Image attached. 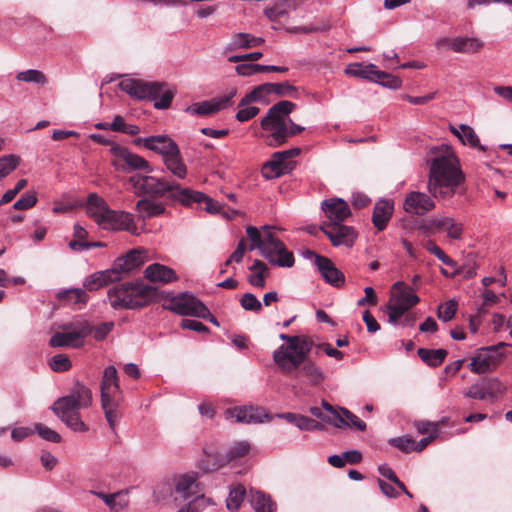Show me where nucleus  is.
Returning <instances> with one entry per match:
<instances>
[{
  "label": "nucleus",
  "instance_id": "obj_1",
  "mask_svg": "<svg viewBox=\"0 0 512 512\" xmlns=\"http://www.w3.org/2000/svg\"><path fill=\"white\" fill-rule=\"evenodd\" d=\"M465 176L451 151L436 155L429 169L428 191L435 198L450 199L464 183Z\"/></svg>",
  "mask_w": 512,
  "mask_h": 512
},
{
  "label": "nucleus",
  "instance_id": "obj_2",
  "mask_svg": "<svg viewBox=\"0 0 512 512\" xmlns=\"http://www.w3.org/2000/svg\"><path fill=\"white\" fill-rule=\"evenodd\" d=\"M91 390L80 382H76L68 395L58 398L52 411L70 429L75 432H86L89 427L82 421L80 409H85L92 404Z\"/></svg>",
  "mask_w": 512,
  "mask_h": 512
},
{
  "label": "nucleus",
  "instance_id": "obj_3",
  "mask_svg": "<svg viewBox=\"0 0 512 512\" xmlns=\"http://www.w3.org/2000/svg\"><path fill=\"white\" fill-rule=\"evenodd\" d=\"M246 233L251 240L250 251L258 249L260 254L273 265L279 267L293 266V253L288 251L284 243L275 236L273 227L265 225L258 229L254 226H248Z\"/></svg>",
  "mask_w": 512,
  "mask_h": 512
},
{
  "label": "nucleus",
  "instance_id": "obj_4",
  "mask_svg": "<svg viewBox=\"0 0 512 512\" xmlns=\"http://www.w3.org/2000/svg\"><path fill=\"white\" fill-rule=\"evenodd\" d=\"M87 214L105 230H124L137 234L133 215L126 211L110 209L106 201L96 193L88 195Z\"/></svg>",
  "mask_w": 512,
  "mask_h": 512
},
{
  "label": "nucleus",
  "instance_id": "obj_5",
  "mask_svg": "<svg viewBox=\"0 0 512 512\" xmlns=\"http://www.w3.org/2000/svg\"><path fill=\"white\" fill-rule=\"evenodd\" d=\"M128 183L132 186L136 196L144 198H166L173 202L182 201L186 188L174 180H167L165 178L143 175L140 173L134 174L128 178Z\"/></svg>",
  "mask_w": 512,
  "mask_h": 512
},
{
  "label": "nucleus",
  "instance_id": "obj_6",
  "mask_svg": "<svg viewBox=\"0 0 512 512\" xmlns=\"http://www.w3.org/2000/svg\"><path fill=\"white\" fill-rule=\"evenodd\" d=\"M156 296V288L142 282L115 285L107 295L110 305L116 310L144 307Z\"/></svg>",
  "mask_w": 512,
  "mask_h": 512
},
{
  "label": "nucleus",
  "instance_id": "obj_7",
  "mask_svg": "<svg viewBox=\"0 0 512 512\" xmlns=\"http://www.w3.org/2000/svg\"><path fill=\"white\" fill-rule=\"evenodd\" d=\"M119 87L136 99L154 101V107L159 110L169 108L176 93L166 83L134 79L122 80Z\"/></svg>",
  "mask_w": 512,
  "mask_h": 512
},
{
  "label": "nucleus",
  "instance_id": "obj_8",
  "mask_svg": "<svg viewBox=\"0 0 512 512\" xmlns=\"http://www.w3.org/2000/svg\"><path fill=\"white\" fill-rule=\"evenodd\" d=\"M294 108L293 102L283 100L270 107L266 116L261 119L262 129L270 132L267 137L269 146L277 147L288 140L289 114Z\"/></svg>",
  "mask_w": 512,
  "mask_h": 512
},
{
  "label": "nucleus",
  "instance_id": "obj_9",
  "mask_svg": "<svg viewBox=\"0 0 512 512\" xmlns=\"http://www.w3.org/2000/svg\"><path fill=\"white\" fill-rule=\"evenodd\" d=\"M310 352H304L299 358L293 357L294 365L291 367L279 368L280 371L297 381L300 389L320 386L326 379L323 369L314 361L309 359Z\"/></svg>",
  "mask_w": 512,
  "mask_h": 512
},
{
  "label": "nucleus",
  "instance_id": "obj_10",
  "mask_svg": "<svg viewBox=\"0 0 512 512\" xmlns=\"http://www.w3.org/2000/svg\"><path fill=\"white\" fill-rule=\"evenodd\" d=\"M279 338L286 344H282L273 352V360L278 368L287 370V367L289 368L295 363L293 357L299 358L304 352H311L313 341L308 336H290L282 333Z\"/></svg>",
  "mask_w": 512,
  "mask_h": 512
},
{
  "label": "nucleus",
  "instance_id": "obj_11",
  "mask_svg": "<svg viewBox=\"0 0 512 512\" xmlns=\"http://www.w3.org/2000/svg\"><path fill=\"white\" fill-rule=\"evenodd\" d=\"M62 328L63 331L56 332L51 336L49 340L51 347L80 348L84 346V339L92 334V325L85 320L64 324Z\"/></svg>",
  "mask_w": 512,
  "mask_h": 512
},
{
  "label": "nucleus",
  "instance_id": "obj_12",
  "mask_svg": "<svg viewBox=\"0 0 512 512\" xmlns=\"http://www.w3.org/2000/svg\"><path fill=\"white\" fill-rule=\"evenodd\" d=\"M111 153L114 156L112 165L118 171L124 173H129L132 171H144L146 173H151L153 171V168L147 160L138 154L131 152L126 147L118 145L113 146L111 148Z\"/></svg>",
  "mask_w": 512,
  "mask_h": 512
},
{
  "label": "nucleus",
  "instance_id": "obj_13",
  "mask_svg": "<svg viewBox=\"0 0 512 512\" xmlns=\"http://www.w3.org/2000/svg\"><path fill=\"white\" fill-rule=\"evenodd\" d=\"M170 310L179 315H188L206 319L210 315L208 308L195 296L181 293L170 303Z\"/></svg>",
  "mask_w": 512,
  "mask_h": 512
},
{
  "label": "nucleus",
  "instance_id": "obj_14",
  "mask_svg": "<svg viewBox=\"0 0 512 512\" xmlns=\"http://www.w3.org/2000/svg\"><path fill=\"white\" fill-rule=\"evenodd\" d=\"M249 451L250 444L247 441H240L231 446L223 455L207 454L203 461V470L205 472L216 470L233 460L244 457Z\"/></svg>",
  "mask_w": 512,
  "mask_h": 512
},
{
  "label": "nucleus",
  "instance_id": "obj_15",
  "mask_svg": "<svg viewBox=\"0 0 512 512\" xmlns=\"http://www.w3.org/2000/svg\"><path fill=\"white\" fill-rule=\"evenodd\" d=\"M225 417L226 419L235 418L236 422L243 424L263 423L272 419V416L262 407L252 405L228 408L225 411Z\"/></svg>",
  "mask_w": 512,
  "mask_h": 512
},
{
  "label": "nucleus",
  "instance_id": "obj_16",
  "mask_svg": "<svg viewBox=\"0 0 512 512\" xmlns=\"http://www.w3.org/2000/svg\"><path fill=\"white\" fill-rule=\"evenodd\" d=\"M301 153L300 148L294 147L288 150L275 152L271 160L264 163L262 167V175L266 179H275L284 174L288 168L285 161L289 158L298 156Z\"/></svg>",
  "mask_w": 512,
  "mask_h": 512
},
{
  "label": "nucleus",
  "instance_id": "obj_17",
  "mask_svg": "<svg viewBox=\"0 0 512 512\" xmlns=\"http://www.w3.org/2000/svg\"><path fill=\"white\" fill-rule=\"evenodd\" d=\"M136 145H143L148 150L158 153L162 156V160L176 153L179 149L178 145L167 135H152L145 138L135 139Z\"/></svg>",
  "mask_w": 512,
  "mask_h": 512
},
{
  "label": "nucleus",
  "instance_id": "obj_18",
  "mask_svg": "<svg viewBox=\"0 0 512 512\" xmlns=\"http://www.w3.org/2000/svg\"><path fill=\"white\" fill-rule=\"evenodd\" d=\"M321 208L329 220L324 225L342 224L351 215L349 205L341 198L324 200Z\"/></svg>",
  "mask_w": 512,
  "mask_h": 512
},
{
  "label": "nucleus",
  "instance_id": "obj_19",
  "mask_svg": "<svg viewBox=\"0 0 512 512\" xmlns=\"http://www.w3.org/2000/svg\"><path fill=\"white\" fill-rule=\"evenodd\" d=\"M420 301L419 297L410 291V288L402 281H397L392 286L389 302L399 307L405 313Z\"/></svg>",
  "mask_w": 512,
  "mask_h": 512
},
{
  "label": "nucleus",
  "instance_id": "obj_20",
  "mask_svg": "<svg viewBox=\"0 0 512 512\" xmlns=\"http://www.w3.org/2000/svg\"><path fill=\"white\" fill-rule=\"evenodd\" d=\"M321 230L330 239L333 246L351 247L356 239V233L350 226L342 224L323 225Z\"/></svg>",
  "mask_w": 512,
  "mask_h": 512
},
{
  "label": "nucleus",
  "instance_id": "obj_21",
  "mask_svg": "<svg viewBox=\"0 0 512 512\" xmlns=\"http://www.w3.org/2000/svg\"><path fill=\"white\" fill-rule=\"evenodd\" d=\"M403 208L407 213L424 215L435 208V202L426 193L413 191L406 196Z\"/></svg>",
  "mask_w": 512,
  "mask_h": 512
},
{
  "label": "nucleus",
  "instance_id": "obj_22",
  "mask_svg": "<svg viewBox=\"0 0 512 512\" xmlns=\"http://www.w3.org/2000/svg\"><path fill=\"white\" fill-rule=\"evenodd\" d=\"M235 94L236 91L233 90L229 95H225L219 99L192 104L186 108V112L191 115H211L223 108H226Z\"/></svg>",
  "mask_w": 512,
  "mask_h": 512
},
{
  "label": "nucleus",
  "instance_id": "obj_23",
  "mask_svg": "<svg viewBox=\"0 0 512 512\" xmlns=\"http://www.w3.org/2000/svg\"><path fill=\"white\" fill-rule=\"evenodd\" d=\"M143 263L144 257L142 252L138 249H133L125 256L117 258L111 269L115 272L116 279L120 280L122 273H130L139 268Z\"/></svg>",
  "mask_w": 512,
  "mask_h": 512
},
{
  "label": "nucleus",
  "instance_id": "obj_24",
  "mask_svg": "<svg viewBox=\"0 0 512 512\" xmlns=\"http://www.w3.org/2000/svg\"><path fill=\"white\" fill-rule=\"evenodd\" d=\"M90 493L101 499L109 507L111 512H123L129 506L127 490H122L111 494L91 490Z\"/></svg>",
  "mask_w": 512,
  "mask_h": 512
},
{
  "label": "nucleus",
  "instance_id": "obj_25",
  "mask_svg": "<svg viewBox=\"0 0 512 512\" xmlns=\"http://www.w3.org/2000/svg\"><path fill=\"white\" fill-rule=\"evenodd\" d=\"M317 268L327 283L335 287H340L344 284L345 277L343 273L336 268L329 258L317 257Z\"/></svg>",
  "mask_w": 512,
  "mask_h": 512
},
{
  "label": "nucleus",
  "instance_id": "obj_26",
  "mask_svg": "<svg viewBox=\"0 0 512 512\" xmlns=\"http://www.w3.org/2000/svg\"><path fill=\"white\" fill-rule=\"evenodd\" d=\"M122 397L117 370L114 366L105 368L101 381V398Z\"/></svg>",
  "mask_w": 512,
  "mask_h": 512
},
{
  "label": "nucleus",
  "instance_id": "obj_27",
  "mask_svg": "<svg viewBox=\"0 0 512 512\" xmlns=\"http://www.w3.org/2000/svg\"><path fill=\"white\" fill-rule=\"evenodd\" d=\"M138 217L142 220L160 216L165 213V205L152 198H142L136 203L135 207Z\"/></svg>",
  "mask_w": 512,
  "mask_h": 512
},
{
  "label": "nucleus",
  "instance_id": "obj_28",
  "mask_svg": "<svg viewBox=\"0 0 512 512\" xmlns=\"http://www.w3.org/2000/svg\"><path fill=\"white\" fill-rule=\"evenodd\" d=\"M393 209L394 204L391 200L382 199L375 204L372 215V222L379 231H382L386 228L389 220L392 217Z\"/></svg>",
  "mask_w": 512,
  "mask_h": 512
},
{
  "label": "nucleus",
  "instance_id": "obj_29",
  "mask_svg": "<svg viewBox=\"0 0 512 512\" xmlns=\"http://www.w3.org/2000/svg\"><path fill=\"white\" fill-rule=\"evenodd\" d=\"M144 274L151 282L169 283L177 280V275L173 269L159 263L149 265Z\"/></svg>",
  "mask_w": 512,
  "mask_h": 512
},
{
  "label": "nucleus",
  "instance_id": "obj_30",
  "mask_svg": "<svg viewBox=\"0 0 512 512\" xmlns=\"http://www.w3.org/2000/svg\"><path fill=\"white\" fill-rule=\"evenodd\" d=\"M196 488V476L194 474L181 475L176 483L175 490L178 496L175 497V500H188L190 498H194V496L199 495Z\"/></svg>",
  "mask_w": 512,
  "mask_h": 512
},
{
  "label": "nucleus",
  "instance_id": "obj_31",
  "mask_svg": "<svg viewBox=\"0 0 512 512\" xmlns=\"http://www.w3.org/2000/svg\"><path fill=\"white\" fill-rule=\"evenodd\" d=\"M507 346L506 343L500 342L497 345L483 347L478 350L482 356V362L486 364L490 371L494 370L503 360V349Z\"/></svg>",
  "mask_w": 512,
  "mask_h": 512
},
{
  "label": "nucleus",
  "instance_id": "obj_32",
  "mask_svg": "<svg viewBox=\"0 0 512 512\" xmlns=\"http://www.w3.org/2000/svg\"><path fill=\"white\" fill-rule=\"evenodd\" d=\"M332 425L336 428L350 427L358 431L366 429L364 421L348 409L342 407L340 408V413H335V420H333Z\"/></svg>",
  "mask_w": 512,
  "mask_h": 512
},
{
  "label": "nucleus",
  "instance_id": "obj_33",
  "mask_svg": "<svg viewBox=\"0 0 512 512\" xmlns=\"http://www.w3.org/2000/svg\"><path fill=\"white\" fill-rule=\"evenodd\" d=\"M181 203L190 205L192 203H205V210L210 213H217L220 210V204L205 194L186 188Z\"/></svg>",
  "mask_w": 512,
  "mask_h": 512
},
{
  "label": "nucleus",
  "instance_id": "obj_34",
  "mask_svg": "<svg viewBox=\"0 0 512 512\" xmlns=\"http://www.w3.org/2000/svg\"><path fill=\"white\" fill-rule=\"evenodd\" d=\"M345 74L351 77L365 79L374 82L378 70L375 64L350 63L344 70Z\"/></svg>",
  "mask_w": 512,
  "mask_h": 512
},
{
  "label": "nucleus",
  "instance_id": "obj_35",
  "mask_svg": "<svg viewBox=\"0 0 512 512\" xmlns=\"http://www.w3.org/2000/svg\"><path fill=\"white\" fill-rule=\"evenodd\" d=\"M118 281L115 276V272L112 269L98 271L94 274L89 275L83 282V286L90 291L98 290L99 288Z\"/></svg>",
  "mask_w": 512,
  "mask_h": 512
},
{
  "label": "nucleus",
  "instance_id": "obj_36",
  "mask_svg": "<svg viewBox=\"0 0 512 512\" xmlns=\"http://www.w3.org/2000/svg\"><path fill=\"white\" fill-rule=\"evenodd\" d=\"M121 402L122 397L101 398V406L104 410L105 418L112 430L115 429L119 420L118 408Z\"/></svg>",
  "mask_w": 512,
  "mask_h": 512
},
{
  "label": "nucleus",
  "instance_id": "obj_37",
  "mask_svg": "<svg viewBox=\"0 0 512 512\" xmlns=\"http://www.w3.org/2000/svg\"><path fill=\"white\" fill-rule=\"evenodd\" d=\"M163 163L166 169L177 179H184L187 176V166L183 161L180 149L163 159Z\"/></svg>",
  "mask_w": 512,
  "mask_h": 512
},
{
  "label": "nucleus",
  "instance_id": "obj_38",
  "mask_svg": "<svg viewBox=\"0 0 512 512\" xmlns=\"http://www.w3.org/2000/svg\"><path fill=\"white\" fill-rule=\"evenodd\" d=\"M250 503L256 512H274L276 504L271 497L261 491L250 490Z\"/></svg>",
  "mask_w": 512,
  "mask_h": 512
},
{
  "label": "nucleus",
  "instance_id": "obj_39",
  "mask_svg": "<svg viewBox=\"0 0 512 512\" xmlns=\"http://www.w3.org/2000/svg\"><path fill=\"white\" fill-rule=\"evenodd\" d=\"M420 359L426 363L430 367H437L441 365L448 352L445 349H427V348H419L417 351Z\"/></svg>",
  "mask_w": 512,
  "mask_h": 512
},
{
  "label": "nucleus",
  "instance_id": "obj_40",
  "mask_svg": "<svg viewBox=\"0 0 512 512\" xmlns=\"http://www.w3.org/2000/svg\"><path fill=\"white\" fill-rule=\"evenodd\" d=\"M480 42L475 38L456 37L451 42V50L457 53H474L480 48Z\"/></svg>",
  "mask_w": 512,
  "mask_h": 512
},
{
  "label": "nucleus",
  "instance_id": "obj_41",
  "mask_svg": "<svg viewBox=\"0 0 512 512\" xmlns=\"http://www.w3.org/2000/svg\"><path fill=\"white\" fill-rule=\"evenodd\" d=\"M58 298L61 300H67L73 304H86L88 301V295L85 290L81 288H72L61 291L58 293Z\"/></svg>",
  "mask_w": 512,
  "mask_h": 512
},
{
  "label": "nucleus",
  "instance_id": "obj_42",
  "mask_svg": "<svg viewBox=\"0 0 512 512\" xmlns=\"http://www.w3.org/2000/svg\"><path fill=\"white\" fill-rule=\"evenodd\" d=\"M16 79L27 83H35L44 85L47 83L46 76L43 72L36 69H28L17 73Z\"/></svg>",
  "mask_w": 512,
  "mask_h": 512
},
{
  "label": "nucleus",
  "instance_id": "obj_43",
  "mask_svg": "<svg viewBox=\"0 0 512 512\" xmlns=\"http://www.w3.org/2000/svg\"><path fill=\"white\" fill-rule=\"evenodd\" d=\"M246 491L242 486L234 487L230 490L228 498L226 500V507L230 511H236L241 506V503L244 500Z\"/></svg>",
  "mask_w": 512,
  "mask_h": 512
},
{
  "label": "nucleus",
  "instance_id": "obj_44",
  "mask_svg": "<svg viewBox=\"0 0 512 512\" xmlns=\"http://www.w3.org/2000/svg\"><path fill=\"white\" fill-rule=\"evenodd\" d=\"M20 157L15 154L0 157V179L9 175L20 164Z\"/></svg>",
  "mask_w": 512,
  "mask_h": 512
},
{
  "label": "nucleus",
  "instance_id": "obj_45",
  "mask_svg": "<svg viewBox=\"0 0 512 512\" xmlns=\"http://www.w3.org/2000/svg\"><path fill=\"white\" fill-rule=\"evenodd\" d=\"M374 83H377L385 88L399 89L402 85V80L399 77L393 76L387 72L378 70L377 76H375Z\"/></svg>",
  "mask_w": 512,
  "mask_h": 512
},
{
  "label": "nucleus",
  "instance_id": "obj_46",
  "mask_svg": "<svg viewBox=\"0 0 512 512\" xmlns=\"http://www.w3.org/2000/svg\"><path fill=\"white\" fill-rule=\"evenodd\" d=\"M251 42L249 39V33H235L229 43L225 47V51H236L238 49H249Z\"/></svg>",
  "mask_w": 512,
  "mask_h": 512
},
{
  "label": "nucleus",
  "instance_id": "obj_47",
  "mask_svg": "<svg viewBox=\"0 0 512 512\" xmlns=\"http://www.w3.org/2000/svg\"><path fill=\"white\" fill-rule=\"evenodd\" d=\"M461 132L463 133L461 141L463 144H468L473 148H477L481 151L485 150V147L480 144V140L474 129L467 125L461 124Z\"/></svg>",
  "mask_w": 512,
  "mask_h": 512
},
{
  "label": "nucleus",
  "instance_id": "obj_48",
  "mask_svg": "<svg viewBox=\"0 0 512 512\" xmlns=\"http://www.w3.org/2000/svg\"><path fill=\"white\" fill-rule=\"evenodd\" d=\"M50 368L55 372H65L72 367L71 360L65 354H56L49 361Z\"/></svg>",
  "mask_w": 512,
  "mask_h": 512
},
{
  "label": "nucleus",
  "instance_id": "obj_49",
  "mask_svg": "<svg viewBox=\"0 0 512 512\" xmlns=\"http://www.w3.org/2000/svg\"><path fill=\"white\" fill-rule=\"evenodd\" d=\"M488 398H495L503 394L505 387L496 378L486 379L482 382Z\"/></svg>",
  "mask_w": 512,
  "mask_h": 512
},
{
  "label": "nucleus",
  "instance_id": "obj_50",
  "mask_svg": "<svg viewBox=\"0 0 512 512\" xmlns=\"http://www.w3.org/2000/svg\"><path fill=\"white\" fill-rule=\"evenodd\" d=\"M296 427L303 431L325 430V426L322 423L303 415L299 416Z\"/></svg>",
  "mask_w": 512,
  "mask_h": 512
},
{
  "label": "nucleus",
  "instance_id": "obj_51",
  "mask_svg": "<svg viewBox=\"0 0 512 512\" xmlns=\"http://www.w3.org/2000/svg\"><path fill=\"white\" fill-rule=\"evenodd\" d=\"M35 431L46 441L52 443H59L61 441V436L58 432L41 423L35 424Z\"/></svg>",
  "mask_w": 512,
  "mask_h": 512
},
{
  "label": "nucleus",
  "instance_id": "obj_52",
  "mask_svg": "<svg viewBox=\"0 0 512 512\" xmlns=\"http://www.w3.org/2000/svg\"><path fill=\"white\" fill-rule=\"evenodd\" d=\"M457 311V303L454 300H449L441 305L438 309L437 316L444 322L450 321Z\"/></svg>",
  "mask_w": 512,
  "mask_h": 512
},
{
  "label": "nucleus",
  "instance_id": "obj_53",
  "mask_svg": "<svg viewBox=\"0 0 512 512\" xmlns=\"http://www.w3.org/2000/svg\"><path fill=\"white\" fill-rule=\"evenodd\" d=\"M426 250L437 257L442 263L448 266H455V261H453L449 256H447L442 249L437 246L433 241H428L425 245Z\"/></svg>",
  "mask_w": 512,
  "mask_h": 512
},
{
  "label": "nucleus",
  "instance_id": "obj_54",
  "mask_svg": "<svg viewBox=\"0 0 512 512\" xmlns=\"http://www.w3.org/2000/svg\"><path fill=\"white\" fill-rule=\"evenodd\" d=\"M240 303L242 308L247 311L259 312L262 309L261 302L252 293H245L242 296Z\"/></svg>",
  "mask_w": 512,
  "mask_h": 512
},
{
  "label": "nucleus",
  "instance_id": "obj_55",
  "mask_svg": "<svg viewBox=\"0 0 512 512\" xmlns=\"http://www.w3.org/2000/svg\"><path fill=\"white\" fill-rule=\"evenodd\" d=\"M390 444L405 453L414 451V440L407 436L393 438L390 440Z\"/></svg>",
  "mask_w": 512,
  "mask_h": 512
},
{
  "label": "nucleus",
  "instance_id": "obj_56",
  "mask_svg": "<svg viewBox=\"0 0 512 512\" xmlns=\"http://www.w3.org/2000/svg\"><path fill=\"white\" fill-rule=\"evenodd\" d=\"M37 202V198L33 193L22 195L14 204L13 208L16 210H26L33 207Z\"/></svg>",
  "mask_w": 512,
  "mask_h": 512
},
{
  "label": "nucleus",
  "instance_id": "obj_57",
  "mask_svg": "<svg viewBox=\"0 0 512 512\" xmlns=\"http://www.w3.org/2000/svg\"><path fill=\"white\" fill-rule=\"evenodd\" d=\"M27 185L26 179H20L13 189H9L0 199V206L11 202L15 196Z\"/></svg>",
  "mask_w": 512,
  "mask_h": 512
},
{
  "label": "nucleus",
  "instance_id": "obj_58",
  "mask_svg": "<svg viewBox=\"0 0 512 512\" xmlns=\"http://www.w3.org/2000/svg\"><path fill=\"white\" fill-rule=\"evenodd\" d=\"M260 112V109L256 106H242L239 107L238 112L236 113V119L239 122H246L252 118H254L258 113Z\"/></svg>",
  "mask_w": 512,
  "mask_h": 512
},
{
  "label": "nucleus",
  "instance_id": "obj_59",
  "mask_svg": "<svg viewBox=\"0 0 512 512\" xmlns=\"http://www.w3.org/2000/svg\"><path fill=\"white\" fill-rule=\"evenodd\" d=\"M464 395L465 397L477 400L488 399L482 382L473 384L467 391L464 392Z\"/></svg>",
  "mask_w": 512,
  "mask_h": 512
},
{
  "label": "nucleus",
  "instance_id": "obj_60",
  "mask_svg": "<svg viewBox=\"0 0 512 512\" xmlns=\"http://www.w3.org/2000/svg\"><path fill=\"white\" fill-rule=\"evenodd\" d=\"M113 327V322H104L95 328L92 327V333L94 335V338L97 341L104 340L106 336L112 331Z\"/></svg>",
  "mask_w": 512,
  "mask_h": 512
},
{
  "label": "nucleus",
  "instance_id": "obj_61",
  "mask_svg": "<svg viewBox=\"0 0 512 512\" xmlns=\"http://www.w3.org/2000/svg\"><path fill=\"white\" fill-rule=\"evenodd\" d=\"M378 471L383 477L388 478L391 482L397 485L399 489H404V483L399 480L394 471L387 464L380 465L378 467Z\"/></svg>",
  "mask_w": 512,
  "mask_h": 512
},
{
  "label": "nucleus",
  "instance_id": "obj_62",
  "mask_svg": "<svg viewBox=\"0 0 512 512\" xmlns=\"http://www.w3.org/2000/svg\"><path fill=\"white\" fill-rule=\"evenodd\" d=\"M483 358L477 351L476 355L471 359L469 368L472 372L478 374H484L490 372L489 368L485 363L482 362Z\"/></svg>",
  "mask_w": 512,
  "mask_h": 512
},
{
  "label": "nucleus",
  "instance_id": "obj_63",
  "mask_svg": "<svg viewBox=\"0 0 512 512\" xmlns=\"http://www.w3.org/2000/svg\"><path fill=\"white\" fill-rule=\"evenodd\" d=\"M180 326L183 329H189L199 333H205L209 330L208 327L205 326L202 322L192 319H182Z\"/></svg>",
  "mask_w": 512,
  "mask_h": 512
},
{
  "label": "nucleus",
  "instance_id": "obj_64",
  "mask_svg": "<svg viewBox=\"0 0 512 512\" xmlns=\"http://www.w3.org/2000/svg\"><path fill=\"white\" fill-rule=\"evenodd\" d=\"M204 496L196 495L188 504L182 506L177 512H199L200 506H203Z\"/></svg>",
  "mask_w": 512,
  "mask_h": 512
}]
</instances>
